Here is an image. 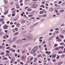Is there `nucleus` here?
<instances>
[{
    "label": "nucleus",
    "mask_w": 65,
    "mask_h": 65,
    "mask_svg": "<svg viewBox=\"0 0 65 65\" xmlns=\"http://www.w3.org/2000/svg\"><path fill=\"white\" fill-rule=\"evenodd\" d=\"M38 7V5H35L34 4H33V5L32 6V8H36V7Z\"/></svg>",
    "instance_id": "f257e3e1"
},
{
    "label": "nucleus",
    "mask_w": 65,
    "mask_h": 65,
    "mask_svg": "<svg viewBox=\"0 0 65 65\" xmlns=\"http://www.w3.org/2000/svg\"><path fill=\"white\" fill-rule=\"evenodd\" d=\"M41 18H44V17H47V15L46 14H44L40 16Z\"/></svg>",
    "instance_id": "f03ea898"
},
{
    "label": "nucleus",
    "mask_w": 65,
    "mask_h": 65,
    "mask_svg": "<svg viewBox=\"0 0 65 65\" xmlns=\"http://www.w3.org/2000/svg\"><path fill=\"white\" fill-rule=\"evenodd\" d=\"M26 40V38H24L23 39H22V40H19V42L21 43V42H23V40Z\"/></svg>",
    "instance_id": "7ed1b4c3"
},
{
    "label": "nucleus",
    "mask_w": 65,
    "mask_h": 65,
    "mask_svg": "<svg viewBox=\"0 0 65 65\" xmlns=\"http://www.w3.org/2000/svg\"><path fill=\"white\" fill-rule=\"evenodd\" d=\"M33 50V51H34L35 52H36V51L37 50V47L36 46L34 48Z\"/></svg>",
    "instance_id": "20e7f679"
},
{
    "label": "nucleus",
    "mask_w": 65,
    "mask_h": 65,
    "mask_svg": "<svg viewBox=\"0 0 65 65\" xmlns=\"http://www.w3.org/2000/svg\"><path fill=\"white\" fill-rule=\"evenodd\" d=\"M28 37L29 38V39H33V37H32V35H31V34L28 36Z\"/></svg>",
    "instance_id": "39448f33"
},
{
    "label": "nucleus",
    "mask_w": 65,
    "mask_h": 65,
    "mask_svg": "<svg viewBox=\"0 0 65 65\" xmlns=\"http://www.w3.org/2000/svg\"><path fill=\"white\" fill-rule=\"evenodd\" d=\"M63 61H60V62H59L58 63V65H60L63 64Z\"/></svg>",
    "instance_id": "423d86ee"
},
{
    "label": "nucleus",
    "mask_w": 65,
    "mask_h": 65,
    "mask_svg": "<svg viewBox=\"0 0 65 65\" xmlns=\"http://www.w3.org/2000/svg\"><path fill=\"white\" fill-rule=\"evenodd\" d=\"M17 39V37H15L13 38V40L11 41L12 42L13 41H15Z\"/></svg>",
    "instance_id": "0eeeda50"
},
{
    "label": "nucleus",
    "mask_w": 65,
    "mask_h": 65,
    "mask_svg": "<svg viewBox=\"0 0 65 65\" xmlns=\"http://www.w3.org/2000/svg\"><path fill=\"white\" fill-rule=\"evenodd\" d=\"M15 61V58H13L12 59L10 62L11 64H12V61Z\"/></svg>",
    "instance_id": "6e6552de"
},
{
    "label": "nucleus",
    "mask_w": 65,
    "mask_h": 65,
    "mask_svg": "<svg viewBox=\"0 0 65 65\" xmlns=\"http://www.w3.org/2000/svg\"><path fill=\"white\" fill-rule=\"evenodd\" d=\"M45 53L46 54H48V55H50L51 53V52L49 51V52H48V51H46L45 52Z\"/></svg>",
    "instance_id": "1a4fd4ad"
},
{
    "label": "nucleus",
    "mask_w": 65,
    "mask_h": 65,
    "mask_svg": "<svg viewBox=\"0 0 65 65\" xmlns=\"http://www.w3.org/2000/svg\"><path fill=\"white\" fill-rule=\"evenodd\" d=\"M55 50H60V47H56L55 48Z\"/></svg>",
    "instance_id": "9d476101"
},
{
    "label": "nucleus",
    "mask_w": 65,
    "mask_h": 65,
    "mask_svg": "<svg viewBox=\"0 0 65 65\" xmlns=\"http://www.w3.org/2000/svg\"><path fill=\"white\" fill-rule=\"evenodd\" d=\"M16 26L18 27H19L20 26V24L19 23H18L16 24Z\"/></svg>",
    "instance_id": "9b49d317"
},
{
    "label": "nucleus",
    "mask_w": 65,
    "mask_h": 65,
    "mask_svg": "<svg viewBox=\"0 0 65 65\" xmlns=\"http://www.w3.org/2000/svg\"><path fill=\"white\" fill-rule=\"evenodd\" d=\"M7 28H8V26H4V28L5 29H7Z\"/></svg>",
    "instance_id": "f8f14e48"
},
{
    "label": "nucleus",
    "mask_w": 65,
    "mask_h": 65,
    "mask_svg": "<svg viewBox=\"0 0 65 65\" xmlns=\"http://www.w3.org/2000/svg\"><path fill=\"white\" fill-rule=\"evenodd\" d=\"M8 11H7L4 12V14H7L8 13Z\"/></svg>",
    "instance_id": "ddd939ff"
},
{
    "label": "nucleus",
    "mask_w": 65,
    "mask_h": 65,
    "mask_svg": "<svg viewBox=\"0 0 65 65\" xmlns=\"http://www.w3.org/2000/svg\"><path fill=\"white\" fill-rule=\"evenodd\" d=\"M56 54H54L53 55L52 58H55L56 57Z\"/></svg>",
    "instance_id": "4468645a"
},
{
    "label": "nucleus",
    "mask_w": 65,
    "mask_h": 65,
    "mask_svg": "<svg viewBox=\"0 0 65 65\" xmlns=\"http://www.w3.org/2000/svg\"><path fill=\"white\" fill-rule=\"evenodd\" d=\"M12 47H13V48H16L17 47V46L15 45H13Z\"/></svg>",
    "instance_id": "2eb2a0df"
},
{
    "label": "nucleus",
    "mask_w": 65,
    "mask_h": 65,
    "mask_svg": "<svg viewBox=\"0 0 65 65\" xmlns=\"http://www.w3.org/2000/svg\"><path fill=\"white\" fill-rule=\"evenodd\" d=\"M53 10V8H51L49 9L50 11H52Z\"/></svg>",
    "instance_id": "dca6fc26"
},
{
    "label": "nucleus",
    "mask_w": 65,
    "mask_h": 65,
    "mask_svg": "<svg viewBox=\"0 0 65 65\" xmlns=\"http://www.w3.org/2000/svg\"><path fill=\"white\" fill-rule=\"evenodd\" d=\"M62 53V51H59L58 52V54H61Z\"/></svg>",
    "instance_id": "f3484780"
},
{
    "label": "nucleus",
    "mask_w": 65,
    "mask_h": 65,
    "mask_svg": "<svg viewBox=\"0 0 65 65\" xmlns=\"http://www.w3.org/2000/svg\"><path fill=\"white\" fill-rule=\"evenodd\" d=\"M59 36L62 38H64V36H62V35H60Z\"/></svg>",
    "instance_id": "a211bd4d"
},
{
    "label": "nucleus",
    "mask_w": 65,
    "mask_h": 65,
    "mask_svg": "<svg viewBox=\"0 0 65 65\" xmlns=\"http://www.w3.org/2000/svg\"><path fill=\"white\" fill-rule=\"evenodd\" d=\"M65 54H62L61 56V58H64V57H65Z\"/></svg>",
    "instance_id": "6ab92c4d"
},
{
    "label": "nucleus",
    "mask_w": 65,
    "mask_h": 65,
    "mask_svg": "<svg viewBox=\"0 0 65 65\" xmlns=\"http://www.w3.org/2000/svg\"><path fill=\"white\" fill-rule=\"evenodd\" d=\"M35 52L34 50H33L31 51V53L32 54H33V53H35Z\"/></svg>",
    "instance_id": "aec40b11"
},
{
    "label": "nucleus",
    "mask_w": 65,
    "mask_h": 65,
    "mask_svg": "<svg viewBox=\"0 0 65 65\" xmlns=\"http://www.w3.org/2000/svg\"><path fill=\"white\" fill-rule=\"evenodd\" d=\"M43 13V11H41L40 12V14H42Z\"/></svg>",
    "instance_id": "412c9836"
},
{
    "label": "nucleus",
    "mask_w": 65,
    "mask_h": 65,
    "mask_svg": "<svg viewBox=\"0 0 65 65\" xmlns=\"http://www.w3.org/2000/svg\"><path fill=\"white\" fill-rule=\"evenodd\" d=\"M40 7H43V8H44L45 7L44 6V5H42L40 6Z\"/></svg>",
    "instance_id": "4be33fe9"
},
{
    "label": "nucleus",
    "mask_w": 65,
    "mask_h": 65,
    "mask_svg": "<svg viewBox=\"0 0 65 65\" xmlns=\"http://www.w3.org/2000/svg\"><path fill=\"white\" fill-rule=\"evenodd\" d=\"M59 48H60L61 49H63L64 48V46H62L59 47Z\"/></svg>",
    "instance_id": "5701e85b"
},
{
    "label": "nucleus",
    "mask_w": 65,
    "mask_h": 65,
    "mask_svg": "<svg viewBox=\"0 0 65 65\" xmlns=\"http://www.w3.org/2000/svg\"><path fill=\"white\" fill-rule=\"evenodd\" d=\"M19 42H20L19 40H17L16 41V43H19Z\"/></svg>",
    "instance_id": "b1692460"
},
{
    "label": "nucleus",
    "mask_w": 65,
    "mask_h": 65,
    "mask_svg": "<svg viewBox=\"0 0 65 65\" xmlns=\"http://www.w3.org/2000/svg\"><path fill=\"white\" fill-rule=\"evenodd\" d=\"M0 22H3V19L2 18H1L0 19Z\"/></svg>",
    "instance_id": "393cba45"
},
{
    "label": "nucleus",
    "mask_w": 65,
    "mask_h": 65,
    "mask_svg": "<svg viewBox=\"0 0 65 65\" xmlns=\"http://www.w3.org/2000/svg\"><path fill=\"white\" fill-rule=\"evenodd\" d=\"M28 11H31V9L30 8H29L27 10Z\"/></svg>",
    "instance_id": "a878e982"
},
{
    "label": "nucleus",
    "mask_w": 65,
    "mask_h": 65,
    "mask_svg": "<svg viewBox=\"0 0 65 65\" xmlns=\"http://www.w3.org/2000/svg\"><path fill=\"white\" fill-rule=\"evenodd\" d=\"M57 15H60V13L59 12H57Z\"/></svg>",
    "instance_id": "bb28decb"
},
{
    "label": "nucleus",
    "mask_w": 65,
    "mask_h": 65,
    "mask_svg": "<svg viewBox=\"0 0 65 65\" xmlns=\"http://www.w3.org/2000/svg\"><path fill=\"white\" fill-rule=\"evenodd\" d=\"M60 58V56H58L56 58V59H59V58Z\"/></svg>",
    "instance_id": "cd10ccee"
},
{
    "label": "nucleus",
    "mask_w": 65,
    "mask_h": 65,
    "mask_svg": "<svg viewBox=\"0 0 65 65\" xmlns=\"http://www.w3.org/2000/svg\"><path fill=\"white\" fill-rule=\"evenodd\" d=\"M4 60H7V57H4L3 58Z\"/></svg>",
    "instance_id": "c85d7f7f"
},
{
    "label": "nucleus",
    "mask_w": 65,
    "mask_h": 65,
    "mask_svg": "<svg viewBox=\"0 0 65 65\" xmlns=\"http://www.w3.org/2000/svg\"><path fill=\"white\" fill-rule=\"evenodd\" d=\"M15 35H18V34H19V32H17L15 34Z\"/></svg>",
    "instance_id": "c756f323"
},
{
    "label": "nucleus",
    "mask_w": 65,
    "mask_h": 65,
    "mask_svg": "<svg viewBox=\"0 0 65 65\" xmlns=\"http://www.w3.org/2000/svg\"><path fill=\"white\" fill-rule=\"evenodd\" d=\"M57 45H58V44H56L54 45V46L55 47H56V46H57Z\"/></svg>",
    "instance_id": "7c9ffc66"
},
{
    "label": "nucleus",
    "mask_w": 65,
    "mask_h": 65,
    "mask_svg": "<svg viewBox=\"0 0 65 65\" xmlns=\"http://www.w3.org/2000/svg\"><path fill=\"white\" fill-rule=\"evenodd\" d=\"M42 43L43 44H45V43H46L45 42V41H43Z\"/></svg>",
    "instance_id": "2f4dec72"
},
{
    "label": "nucleus",
    "mask_w": 65,
    "mask_h": 65,
    "mask_svg": "<svg viewBox=\"0 0 65 65\" xmlns=\"http://www.w3.org/2000/svg\"><path fill=\"white\" fill-rule=\"evenodd\" d=\"M55 33H56L57 34H58L59 33V32L58 31H56L55 32Z\"/></svg>",
    "instance_id": "473e14b6"
},
{
    "label": "nucleus",
    "mask_w": 65,
    "mask_h": 65,
    "mask_svg": "<svg viewBox=\"0 0 65 65\" xmlns=\"http://www.w3.org/2000/svg\"><path fill=\"white\" fill-rule=\"evenodd\" d=\"M16 5H17V8H19V6H18V5L17 4Z\"/></svg>",
    "instance_id": "72a5a7b5"
},
{
    "label": "nucleus",
    "mask_w": 65,
    "mask_h": 65,
    "mask_svg": "<svg viewBox=\"0 0 65 65\" xmlns=\"http://www.w3.org/2000/svg\"><path fill=\"white\" fill-rule=\"evenodd\" d=\"M44 21V19H43L41 20L40 21L41 22H43V21Z\"/></svg>",
    "instance_id": "f704fd0d"
},
{
    "label": "nucleus",
    "mask_w": 65,
    "mask_h": 65,
    "mask_svg": "<svg viewBox=\"0 0 65 65\" xmlns=\"http://www.w3.org/2000/svg\"><path fill=\"white\" fill-rule=\"evenodd\" d=\"M58 7V8H57V9H59V8H60V6H57Z\"/></svg>",
    "instance_id": "c9c22d12"
},
{
    "label": "nucleus",
    "mask_w": 65,
    "mask_h": 65,
    "mask_svg": "<svg viewBox=\"0 0 65 65\" xmlns=\"http://www.w3.org/2000/svg\"><path fill=\"white\" fill-rule=\"evenodd\" d=\"M38 24V23H35L34 24V26H35V25H37Z\"/></svg>",
    "instance_id": "e433bc0d"
},
{
    "label": "nucleus",
    "mask_w": 65,
    "mask_h": 65,
    "mask_svg": "<svg viewBox=\"0 0 65 65\" xmlns=\"http://www.w3.org/2000/svg\"><path fill=\"white\" fill-rule=\"evenodd\" d=\"M33 57H32L30 59V61H32V60H33Z\"/></svg>",
    "instance_id": "4c0bfd02"
},
{
    "label": "nucleus",
    "mask_w": 65,
    "mask_h": 65,
    "mask_svg": "<svg viewBox=\"0 0 65 65\" xmlns=\"http://www.w3.org/2000/svg\"><path fill=\"white\" fill-rule=\"evenodd\" d=\"M34 60H35L37 61V58L36 57H35V58Z\"/></svg>",
    "instance_id": "58836bf2"
},
{
    "label": "nucleus",
    "mask_w": 65,
    "mask_h": 65,
    "mask_svg": "<svg viewBox=\"0 0 65 65\" xmlns=\"http://www.w3.org/2000/svg\"><path fill=\"white\" fill-rule=\"evenodd\" d=\"M15 31H18V29L17 28H16L15 29Z\"/></svg>",
    "instance_id": "ea45409f"
},
{
    "label": "nucleus",
    "mask_w": 65,
    "mask_h": 65,
    "mask_svg": "<svg viewBox=\"0 0 65 65\" xmlns=\"http://www.w3.org/2000/svg\"><path fill=\"white\" fill-rule=\"evenodd\" d=\"M12 31L14 33V32H15V30L14 29H13V30H12Z\"/></svg>",
    "instance_id": "a19ab883"
},
{
    "label": "nucleus",
    "mask_w": 65,
    "mask_h": 65,
    "mask_svg": "<svg viewBox=\"0 0 65 65\" xmlns=\"http://www.w3.org/2000/svg\"><path fill=\"white\" fill-rule=\"evenodd\" d=\"M6 52L8 53H10V51H6Z\"/></svg>",
    "instance_id": "79ce46f5"
},
{
    "label": "nucleus",
    "mask_w": 65,
    "mask_h": 65,
    "mask_svg": "<svg viewBox=\"0 0 65 65\" xmlns=\"http://www.w3.org/2000/svg\"><path fill=\"white\" fill-rule=\"evenodd\" d=\"M10 48V47H7L6 48V49H9Z\"/></svg>",
    "instance_id": "37998d69"
},
{
    "label": "nucleus",
    "mask_w": 65,
    "mask_h": 65,
    "mask_svg": "<svg viewBox=\"0 0 65 65\" xmlns=\"http://www.w3.org/2000/svg\"><path fill=\"white\" fill-rule=\"evenodd\" d=\"M61 3H62V2H61V1H60L58 2V4H61Z\"/></svg>",
    "instance_id": "c03bdc74"
},
{
    "label": "nucleus",
    "mask_w": 65,
    "mask_h": 65,
    "mask_svg": "<svg viewBox=\"0 0 65 65\" xmlns=\"http://www.w3.org/2000/svg\"><path fill=\"white\" fill-rule=\"evenodd\" d=\"M61 40L60 39H59L58 40V41H61Z\"/></svg>",
    "instance_id": "a18cd8bd"
},
{
    "label": "nucleus",
    "mask_w": 65,
    "mask_h": 65,
    "mask_svg": "<svg viewBox=\"0 0 65 65\" xmlns=\"http://www.w3.org/2000/svg\"><path fill=\"white\" fill-rule=\"evenodd\" d=\"M61 12H63V11H64V10H61L60 11Z\"/></svg>",
    "instance_id": "49530a36"
},
{
    "label": "nucleus",
    "mask_w": 65,
    "mask_h": 65,
    "mask_svg": "<svg viewBox=\"0 0 65 65\" xmlns=\"http://www.w3.org/2000/svg\"><path fill=\"white\" fill-rule=\"evenodd\" d=\"M4 8H7V6L5 5V6H4Z\"/></svg>",
    "instance_id": "de8ad7c7"
},
{
    "label": "nucleus",
    "mask_w": 65,
    "mask_h": 65,
    "mask_svg": "<svg viewBox=\"0 0 65 65\" xmlns=\"http://www.w3.org/2000/svg\"><path fill=\"white\" fill-rule=\"evenodd\" d=\"M44 3H45V1H44L42 2V4H44Z\"/></svg>",
    "instance_id": "09e8293b"
},
{
    "label": "nucleus",
    "mask_w": 65,
    "mask_h": 65,
    "mask_svg": "<svg viewBox=\"0 0 65 65\" xmlns=\"http://www.w3.org/2000/svg\"><path fill=\"white\" fill-rule=\"evenodd\" d=\"M6 56H9V54H6Z\"/></svg>",
    "instance_id": "8fccbe9b"
},
{
    "label": "nucleus",
    "mask_w": 65,
    "mask_h": 65,
    "mask_svg": "<svg viewBox=\"0 0 65 65\" xmlns=\"http://www.w3.org/2000/svg\"><path fill=\"white\" fill-rule=\"evenodd\" d=\"M45 5L46 6H48V5L47 4H45Z\"/></svg>",
    "instance_id": "3c124183"
},
{
    "label": "nucleus",
    "mask_w": 65,
    "mask_h": 65,
    "mask_svg": "<svg viewBox=\"0 0 65 65\" xmlns=\"http://www.w3.org/2000/svg\"><path fill=\"white\" fill-rule=\"evenodd\" d=\"M59 29L58 28H55V30H59Z\"/></svg>",
    "instance_id": "603ef678"
},
{
    "label": "nucleus",
    "mask_w": 65,
    "mask_h": 65,
    "mask_svg": "<svg viewBox=\"0 0 65 65\" xmlns=\"http://www.w3.org/2000/svg\"><path fill=\"white\" fill-rule=\"evenodd\" d=\"M53 61L54 62H55L56 61V60L54 59L53 60Z\"/></svg>",
    "instance_id": "864d4df0"
},
{
    "label": "nucleus",
    "mask_w": 65,
    "mask_h": 65,
    "mask_svg": "<svg viewBox=\"0 0 65 65\" xmlns=\"http://www.w3.org/2000/svg\"><path fill=\"white\" fill-rule=\"evenodd\" d=\"M28 8V7H26L25 8V9H27Z\"/></svg>",
    "instance_id": "5fc2aeb1"
},
{
    "label": "nucleus",
    "mask_w": 65,
    "mask_h": 65,
    "mask_svg": "<svg viewBox=\"0 0 65 65\" xmlns=\"http://www.w3.org/2000/svg\"><path fill=\"white\" fill-rule=\"evenodd\" d=\"M20 64H22V65H23L24 63H23V62H21L20 63Z\"/></svg>",
    "instance_id": "6e6d98bb"
},
{
    "label": "nucleus",
    "mask_w": 65,
    "mask_h": 65,
    "mask_svg": "<svg viewBox=\"0 0 65 65\" xmlns=\"http://www.w3.org/2000/svg\"><path fill=\"white\" fill-rule=\"evenodd\" d=\"M39 41H40V42H42V40L41 39H40L39 40Z\"/></svg>",
    "instance_id": "4d7b16f0"
},
{
    "label": "nucleus",
    "mask_w": 65,
    "mask_h": 65,
    "mask_svg": "<svg viewBox=\"0 0 65 65\" xmlns=\"http://www.w3.org/2000/svg\"><path fill=\"white\" fill-rule=\"evenodd\" d=\"M52 35V33H50L49 34V35Z\"/></svg>",
    "instance_id": "13d9d810"
},
{
    "label": "nucleus",
    "mask_w": 65,
    "mask_h": 65,
    "mask_svg": "<svg viewBox=\"0 0 65 65\" xmlns=\"http://www.w3.org/2000/svg\"><path fill=\"white\" fill-rule=\"evenodd\" d=\"M14 27V25H12L11 26L12 28H13V27Z\"/></svg>",
    "instance_id": "bf43d9fd"
},
{
    "label": "nucleus",
    "mask_w": 65,
    "mask_h": 65,
    "mask_svg": "<svg viewBox=\"0 0 65 65\" xmlns=\"http://www.w3.org/2000/svg\"><path fill=\"white\" fill-rule=\"evenodd\" d=\"M43 37H40L39 38V39H42V38H43Z\"/></svg>",
    "instance_id": "052dcab7"
},
{
    "label": "nucleus",
    "mask_w": 65,
    "mask_h": 65,
    "mask_svg": "<svg viewBox=\"0 0 65 65\" xmlns=\"http://www.w3.org/2000/svg\"><path fill=\"white\" fill-rule=\"evenodd\" d=\"M41 47V46L40 45H39V48H40Z\"/></svg>",
    "instance_id": "680f3d73"
},
{
    "label": "nucleus",
    "mask_w": 65,
    "mask_h": 65,
    "mask_svg": "<svg viewBox=\"0 0 65 65\" xmlns=\"http://www.w3.org/2000/svg\"><path fill=\"white\" fill-rule=\"evenodd\" d=\"M7 2H7V1H6V2H4V3L5 4H6L7 3Z\"/></svg>",
    "instance_id": "e2e57ef3"
},
{
    "label": "nucleus",
    "mask_w": 65,
    "mask_h": 65,
    "mask_svg": "<svg viewBox=\"0 0 65 65\" xmlns=\"http://www.w3.org/2000/svg\"><path fill=\"white\" fill-rule=\"evenodd\" d=\"M60 45H64V44L63 43H60Z\"/></svg>",
    "instance_id": "0e129e2a"
},
{
    "label": "nucleus",
    "mask_w": 65,
    "mask_h": 65,
    "mask_svg": "<svg viewBox=\"0 0 65 65\" xmlns=\"http://www.w3.org/2000/svg\"><path fill=\"white\" fill-rule=\"evenodd\" d=\"M32 15H28L29 17H32Z\"/></svg>",
    "instance_id": "69168bd1"
},
{
    "label": "nucleus",
    "mask_w": 65,
    "mask_h": 65,
    "mask_svg": "<svg viewBox=\"0 0 65 65\" xmlns=\"http://www.w3.org/2000/svg\"><path fill=\"white\" fill-rule=\"evenodd\" d=\"M25 21L24 20H23L22 21V23H25Z\"/></svg>",
    "instance_id": "338daca9"
},
{
    "label": "nucleus",
    "mask_w": 65,
    "mask_h": 65,
    "mask_svg": "<svg viewBox=\"0 0 65 65\" xmlns=\"http://www.w3.org/2000/svg\"><path fill=\"white\" fill-rule=\"evenodd\" d=\"M64 24H62L61 25V26H64Z\"/></svg>",
    "instance_id": "774afa93"
}]
</instances>
